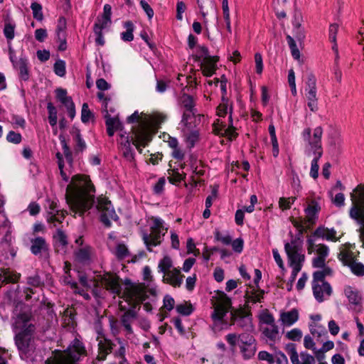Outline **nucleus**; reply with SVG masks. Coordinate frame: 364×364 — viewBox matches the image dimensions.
Segmentation results:
<instances>
[{"mask_svg": "<svg viewBox=\"0 0 364 364\" xmlns=\"http://www.w3.org/2000/svg\"><path fill=\"white\" fill-rule=\"evenodd\" d=\"M284 249L288 256L290 266L296 267V265L302 267L305 260V255L303 253L302 244L296 240H291L290 242L284 245Z\"/></svg>", "mask_w": 364, "mask_h": 364, "instance_id": "nucleus-14", "label": "nucleus"}, {"mask_svg": "<svg viewBox=\"0 0 364 364\" xmlns=\"http://www.w3.org/2000/svg\"><path fill=\"white\" fill-rule=\"evenodd\" d=\"M166 119V116L161 114L156 113L153 114L147 122H141L139 127L135 131V141L134 145L141 153V146L144 147L148 142L151 141V126H159Z\"/></svg>", "mask_w": 364, "mask_h": 364, "instance_id": "nucleus-5", "label": "nucleus"}, {"mask_svg": "<svg viewBox=\"0 0 364 364\" xmlns=\"http://www.w3.org/2000/svg\"><path fill=\"white\" fill-rule=\"evenodd\" d=\"M93 117L92 113L89 109L88 105L87 103H84L82 107L81 111V120L83 123L88 122L91 118Z\"/></svg>", "mask_w": 364, "mask_h": 364, "instance_id": "nucleus-53", "label": "nucleus"}, {"mask_svg": "<svg viewBox=\"0 0 364 364\" xmlns=\"http://www.w3.org/2000/svg\"><path fill=\"white\" fill-rule=\"evenodd\" d=\"M230 299L223 291L218 292L216 296V302L211 317L214 321L213 329L222 330L223 326H227L228 323H223L224 317L231 309Z\"/></svg>", "mask_w": 364, "mask_h": 364, "instance_id": "nucleus-8", "label": "nucleus"}, {"mask_svg": "<svg viewBox=\"0 0 364 364\" xmlns=\"http://www.w3.org/2000/svg\"><path fill=\"white\" fill-rule=\"evenodd\" d=\"M289 348V358L292 364H315V358L311 355L306 352H301L300 353L301 361H300L294 345L292 344Z\"/></svg>", "mask_w": 364, "mask_h": 364, "instance_id": "nucleus-19", "label": "nucleus"}, {"mask_svg": "<svg viewBox=\"0 0 364 364\" xmlns=\"http://www.w3.org/2000/svg\"><path fill=\"white\" fill-rule=\"evenodd\" d=\"M14 68L18 71L21 80L27 81L29 79L28 60L26 57H21L18 63H14Z\"/></svg>", "mask_w": 364, "mask_h": 364, "instance_id": "nucleus-22", "label": "nucleus"}, {"mask_svg": "<svg viewBox=\"0 0 364 364\" xmlns=\"http://www.w3.org/2000/svg\"><path fill=\"white\" fill-rule=\"evenodd\" d=\"M288 45L290 48L291 55L294 59L299 60L300 58V52L298 49L296 42L292 37L290 36H287Z\"/></svg>", "mask_w": 364, "mask_h": 364, "instance_id": "nucleus-47", "label": "nucleus"}, {"mask_svg": "<svg viewBox=\"0 0 364 364\" xmlns=\"http://www.w3.org/2000/svg\"><path fill=\"white\" fill-rule=\"evenodd\" d=\"M352 272L358 276L364 275V264L356 261H353L348 266Z\"/></svg>", "mask_w": 364, "mask_h": 364, "instance_id": "nucleus-51", "label": "nucleus"}, {"mask_svg": "<svg viewBox=\"0 0 364 364\" xmlns=\"http://www.w3.org/2000/svg\"><path fill=\"white\" fill-rule=\"evenodd\" d=\"M338 30V25L337 23H332L329 26L328 37L330 41L333 45L337 44L336 43V34Z\"/></svg>", "mask_w": 364, "mask_h": 364, "instance_id": "nucleus-60", "label": "nucleus"}, {"mask_svg": "<svg viewBox=\"0 0 364 364\" xmlns=\"http://www.w3.org/2000/svg\"><path fill=\"white\" fill-rule=\"evenodd\" d=\"M230 316L233 324L235 323L240 327L245 326L247 322L250 323L248 317L242 316L236 312L230 311Z\"/></svg>", "mask_w": 364, "mask_h": 364, "instance_id": "nucleus-42", "label": "nucleus"}, {"mask_svg": "<svg viewBox=\"0 0 364 364\" xmlns=\"http://www.w3.org/2000/svg\"><path fill=\"white\" fill-rule=\"evenodd\" d=\"M121 149L124 157L129 162H133L134 159V150L131 147V140L129 136L126 137V143L120 141Z\"/></svg>", "mask_w": 364, "mask_h": 364, "instance_id": "nucleus-30", "label": "nucleus"}, {"mask_svg": "<svg viewBox=\"0 0 364 364\" xmlns=\"http://www.w3.org/2000/svg\"><path fill=\"white\" fill-rule=\"evenodd\" d=\"M170 176L168 177V180L171 183H176L183 181L186 178V173H179L178 171L171 170V173H169Z\"/></svg>", "mask_w": 364, "mask_h": 364, "instance_id": "nucleus-52", "label": "nucleus"}, {"mask_svg": "<svg viewBox=\"0 0 364 364\" xmlns=\"http://www.w3.org/2000/svg\"><path fill=\"white\" fill-rule=\"evenodd\" d=\"M355 191L357 195L351 194L353 205L350 209L349 215L360 225V228H364V186H358Z\"/></svg>", "mask_w": 364, "mask_h": 364, "instance_id": "nucleus-10", "label": "nucleus"}, {"mask_svg": "<svg viewBox=\"0 0 364 364\" xmlns=\"http://www.w3.org/2000/svg\"><path fill=\"white\" fill-rule=\"evenodd\" d=\"M310 331L312 335L317 336L318 337H321L323 336L327 335V331L323 326H318L316 324H311L310 325Z\"/></svg>", "mask_w": 364, "mask_h": 364, "instance_id": "nucleus-56", "label": "nucleus"}, {"mask_svg": "<svg viewBox=\"0 0 364 364\" xmlns=\"http://www.w3.org/2000/svg\"><path fill=\"white\" fill-rule=\"evenodd\" d=\"M314 296L318 302H323L332 294V289L328 283L312 284Z\"/></svg>", "mask_w": 364, "mask_h": 364, "instance_id": "nucleus-18", "label": "nucleus"}, {"mask_svg": "<svg viewBox=\"0 0 364 364\" xmlns=\"http://www.w3.org/2000/svg\"><path fill=\"white\" fill-rule=\"evenodd\" d=\"M21 274L14 272L9 269H1L0 282L4 284L16 282L20 278Z\"/></svg>", "mask_w": 364, "mask_h": 364, "instance_id": "nucleus-26", "label": "nucleus"}, {"mask_svg": "<svg viewBox=\"0 0 364 364\" xmlns=\"http://www.w3.org/2000/svg\"><path fill=\"white\" fill-rule=\"evenodd\" d=\"M96 331L97 333V340L98 341L99 354L97 359L99 360H105L107 355L112 352L113 344L109 340L105 337L102 328L100 326H96Z\"/></svg>", "mask_w": 364, "mask_h": 364, "instance_id": "nucleus-16", "label": "nucleus"}, {"mask_svg": "<svg viewBox=\"0 0 364 364\" xmlns=\"http://www.w3.org/2000/svg\"><path fill=\"white\" fill-rule=\"evenodd\" d=\"M263 334L269 340L272 341H275L279 338V329L277 326L274 323L270 325L268 327H266L263 330Z\"/></svg>", "mask_w": 364, "mask_h": 364, "instance_id": "nucleus-34", "label": "nucleus"}, {"mask_svg": "<svg viewBox=\"0 0 364 364\" xmlns=\"http://www.w3.org/2000/svg\"><path fill=\"white\" fill-rule=\"evenodd\" d=\"M85 353L82 343L75 339L65 352L48 358L46 364H77L80 357Z\"/></svg>", "mask_w": 364, "mask_h": 364, "instance_id": "nucleus-6", "label": "nucleus"}, {"mask_svg": "<svg viewBox=\"0 0 364 364\" xmlns=\"http://www.w3.org/2000/svg\"><path fill=\"white\" fill-rule=\"evenodd\" d=\"M304 92L307 106L311 112H316L318 110L316 78L311 72L306 74Z\"/></svg>", "mask_w": 364, "mask_h": 364, "instance_id": "nucleus-13", "label": "nucleus"}, {"mask_svg": "<svg viewBox=\"0 0 364 364\" xmlns=\"http://www.w3.org/2000/svg\"><path fill=\"white\" fill-rule=\"evenodd\" d=\"M338 257L346 266H349V264L354 261L353 252L345 249L341 250Z\"/></svg>", "mask_w": 364, "mask_h": 364, "instance_id": "nucleus-37", "label": "nucleus"}, {"mask_svg": "<svg viewBox=\"0 0 364 364\" xmlns=\"http://www.w3.org/2000/svg\"><path fill=\"white\" fill-rule=\"evenodd\" d=\"M139 119H140V116H139V114L137 111L134 112L132 114H131L127 118V122L129 123H134V122H138L139 123L136 127H133L132 128V134H133L134 138H135V131H136V129H139V125L141 124V122H147V119L146 120H139ZM134 141H135V139L132 141L133 144H134Z\"/></svg>", "mask_w": 364, "mask_h": 364, "instance_id": "nucleus-49", "label": "nucleus"}, {"mask_svg": "<svg viewBox=\"0 0 364 364\" xmlns=\"http://www.w3.org/2000/svg\"><path fill=\"white\" fill-rule=\"evenodd\" d=\"M47 245L46 240L41 237H38L31 240V251L34 255L39 254L41 251L46 250Z\"/></svg>", "mask_w": 364, "mask_h": 364, "instance_id": "nucleus-32", "label": "nucleus"}, {"mask_svg": "<svg viewBox=\"0 0 364 364\" xmlns=\"http://www.w3.org/2000/svg\"><path fill=\"white\" fill-rule=\"evenodd\" d=\"M228 113H230L229 119L232 120L231 109L229 107L228 101L223 100V103L218 107V115L219 117H224Z\"/></svg>", "mask_w": 364, "mask_h": 364, "instance_id": "nucleus-44", "label": "nucleus"}, {"mask_svg": "<svg viewBox=\"0 0 364 364\" xmlns=\"http://www.w3.org/2000/svg\"><path fill=\"white\" fill-rule=\"evenodd\" d=\"M320 210L319 204L315 200H312L305 208L306 223L308 224V226L316 223Z\"/></svg>", "mask_w": 364, "mask_h": 364, "instance_id": "nucleus-20", "label": "nucleus"}, {"mask_svg": "<svg viewBox=\"0 0 364 364\" xmlns=\"http://www.w3.org/2000/svg\"><path fill=\"white\" fill-rule=\"evenodd\" d=\"M22 136L21 134L16 133L14 131H10L7 136L6 139L9 142L18 144L21 141Z\"/></svg>", "mask_w": 364, "mask_h": 364, "instance_id": "nucleus-63", "label": "nucleus"}, {"mask_svg": "<svg viewBox=\"0 0 364 364\" xmlns=\"http://www.w3.org/2000/svg\"><path fill=\"white\" fill-rule=\"evenodd\" d=\"M105 118L107 134L109 136H112L115 131L121 129L122 124L117 117H111L107 113Z\"/></svg>", "mask_w": 364, "mask_h": 364, "instance_id": "nucleus-27", "label": "nucleus"}, {"mask_svg": "<svg viewBox=\"0 0 364 364\" xmlns=\"http://www.w3.org/2000/svg\"><path fill=\"white\" fill-rule=\"evenodd\" d=\"M203 117L197 113V111L183 112L182 119L179 124L180 128L182 129H196V127Z\"/></svg>", "mask_w": 364, "mask_h": 364, "instance_id": "nucleus-17", "label": "nucleus"}, {"mask_svg": "<svg viewBox=\"0 0 364 364\" xmlns=\"http://www.w3.org/2000/svg\"><path fill=\"white\" fill-rule=\"evenodd\" d=\"M181 104L185 108L184 112L196 111V109L194 108L195 103L193 99L188 95L185 94L181 97Z\"/></svg>", "mask_w": 364, "mask_h": 364, "instance_id": "nucleus-41", "label": "nucleus"}, {"mask_svg": "<svg viewBox=\"0 0 364 364\" xmlns=\"http://www.w3.org/2000/svg\"><path fill=\"white\" fill-rule=\"evenodd\" d=\"M181 132L186 143L188 144V146L190 148L193 147L199 139L198 130L197 129H188L186 128L182 129Z\"/></svg>", "mask_w": 364, "mask_h": 364, "instance_id": "nucleus-24", "label": "nucleus"}, {"mask_svg": "<svg viewBox=\"0 0 364 364\" xmlns=\"http://www.w3.org/2000/svg\"><path fill=\"white\" fill-rule=\"evenodd\" d=\"M95 189L89 176L75 175L66 188L65 199L75 215L82 216L95 203Z\"/></svg>", "mask_w": 364, "mask_h": 364, "instance_id": "nucleus-2", "label": "nucleus"}, {"mask_svg": "<svg viewBox=\"0 0 364 364\" xmlns=\"http://www.w3.org/2000/svg\"><path fill=\"white\" fill-rule=\"evenodd\" d=\"M104 288L114 296H118L125 301L131 304H140L145 301L148 297L147 292L153 296L156 295V289H146L144 284H134L130 279H125V288L122 290L119 277L115 274H105L101 278Z\"/></svg>", "mask_w": 364, "mask_h": 364, "instance_id": "nucleus-3", "label": "nucleus"}, {"mask_svg": "<svg viewBox=\"0 0 364 364\" xmlns=\"http://www.w3.org/2000/svg\"><path fill=\"white\" fill-rule=\"evenodd\" d=\"M302 17L301 14H296L294 16L293 26L299 38H304V31L301 28Z\"/></svg>", "mask_w": 364, "mask_h": 364, "instance_id": "nucleus-48", "label": "nucleus"}, {"mask_svg": "<svg viewBox=\"0 0 364 364\" xmlns=\"http://www.w3.org/2000/svg\"><path fill=\"white\" fill-rule=\"evenodd\" d=\"M124 27L127 29L125 32L121 33V38L124 41L130 42L134 39V25L131 21H126Z\"/></svg>", "mask_w": 364, "mask_h": 364, "instance_id": "nucleus-35", "label": "nucleus"}, {"mask_svg": "<svg viewBox=\"0 0 364 364\" xmlns=\"http://www.w3.org/2000/svg\"><path fill=\"white\" fill-rule=\"evenodd\" d=\"M240 349V352L242 354V356L245 359L247 360L253 357L256 353V346L255 344H251L250 346H239Z\"/></svg>", "mask_w": 364, "mask_h": 364, "instance_id": "nucleus-40", "label": "nucleus"}, {"mask_svg": "<svg viewBox=\"0 0 364 364\" xmlns=\"http://www.w3.org/2000/svg\"><path fill=\"white\" fill-rule=\"evenodd\" d=\"M54 239L55 245L58 247L61 246L62 247H65L68 244L66 235L60 229L57 230L56 234L54 235Z\"/></svg>", "mask_w": 364, "mask_h": 364, "instance_id": "nucleus-46", "label": "nucleus"}, {"mask_svg": "<svg viewBox=\"0 0 364 364\" xmlns=\"http://www.w3.org/2000/svg\"><path fill=\"white\" fill-rule=\"evenodd\" d=\"M238 335L236 333H228L225 336V340L230 346V350L235 353L236 345L238 344Z\"/></svg>", "mask_w": 364, "mask_h": 364, "instance_id": "nucleus-54", "label": "nucleus"}, {"mask_svg": "<svg viewBox=\"0 0 364 364\" xmlns=\"http://www.w3.org/2000/svg\"><path fill=\"white\" fill-rule=\"evenodd\" d=\"M27 284L34 287H39L43 284V282L40 276L36 274L27 278Z\"/></svg>", "mask_w": 364, "mask_h": 364, "instance_id": "nucleus-61", "label": "nucleus"}, {"mask_svg": "<svg viewBox=\"0 0 364 364\" xmlns=\"http://www.w3.org/2000/svg\"><path fill=\"white\" fill-rule=\"evenodd\" d=\"M14 326L21 329L14 338L20 358L33 364L42 362L46 350L34 336L36 327L30 323V316L24 313L18 314L15 319Z\"/></svg>", "mask_w": 364, "mask_h": 364, "instance_id": "nucleus-1", "label": "nucleus"}, {"mask_svg": "<svg viewBox=\"0 0 364 364\" xmlns=\"http://www.w3.org/2000/svg\"><path fill=\"white\" fill-rule=\"evenodd\" d=\"M151 220H152V224L150 227V232H142L143 241L149 251H151L153 247H156L161 242L162 238L168 230V228L165 227L164 221L161 218L152 217Z\"/></svg>", "mask_w": 364, "mask_h": 364, "instance_id": "nucleus-9", "label": "nucleus"}, {"mask_svg": "<svg viewBox=\"0 0 364 364\" xmlns=\"http://www.w3.org/2000/svg\"><path fill=\"white\" fill-rule=\"evenodd\" d=\"M307 251L309 254H314L312 259L313 267H323L326 259L329 255V247L324 244H316L314 237H309L306 240Z\"/></svg>", "mask_w": 364, "mask_h": 364, "instance_id": "nucleus-11", "label": "nucleus"}, {"mask_svg": "<svg viewBox=\"0 0 364 364\" xmlns=\"http://www.w3.org/2000/svg\"><path fill=\"white\" fill-rule=\"evenodd\" d=\"M71 134L73 137V140L75 142V151L76 152H81L86 148L85 141L81 137L80 130L77 128H73Z\"/></svg>", "mask_w": 364, "mask_h": 364, "instance_id": "nucleus-31", "label": "nucleus"}, {"mask_svg": "<svg viewBox=\"0 0 364 364\" xmlns=\"http://www.w3.org/2000/svg\"><path fill=\"white\" fill-rule=\"evenodd\" d=\"M299 311L296 309H292L288 311H282L279 314V321L282 326L289 327L299 320Z\"/></svg>", "mask_w": 364, "mask_h": 364, "instance_id": "nucleus-21", "label": "nucleus"}, {"mask_svg": "<svg viewBox=\"0 0 364 364\" xmlns=\"http://www.w3.org/2000/svg\"><path fill=\"white\" fill-rule=\"evenodd\" d=\"M320 268L322 269L314 273L312 284L328 283L325 281V277L331 274V269L327 266Z\"/></svg>", "mask_w": 364, "mask_h": 364, "instance_id": "nucleus-29", "label": "nucleus"}, {"mask_svg": "<svg viewBox=\"0 0 364 364\" xmlns=\"http://www.w3.org/2000/svg\"><path fill=\"white\" fill-rule=\"evenodd\" d=\"M238 338L239 346H242V345L250 346L251 344H254L255 342V339L253 336L247 332L239 334Z\"/></svg>", "mask_w": 364, "mask_h": 364, "instance_id": "nucleus-39", "label": "nucleus"}, {"mask_svg": "<svg viewBox=\"0 0 364 364\" xmlns=\"http://www.w3.org/2000/svg\"><path fill=\"white\" fill-rule=\"evenodd\" d=\"M59 139H60V144L62 145V148H63L65 159H66L67 161L71 165L73 163V154H72L70 147L65 140V138L64 136L60 134L59 136Z\"/></svg>", "mask_w": 364, "mask_h": 364, "instance_id": "nucleus-38", "label": "nucleus"}, {"mask_svg": "<svg viewBox=\"0 0 364 364\" xmlns=\"http://www.w3.org/2000/svg\"><path fill=\"white\" fill-rule=\"evenodd\" d=\"M295 200L296 197L280 198L279 200V206L282 210H288Z\"/></svg>", "mask_w": 364, "mask_h": 364, "instance_id": "nucleus-50", "label": "nucleus"}, {"mask_svg": "<svg viewBox=\"0 0 364 364\" xmlns=\"http://www.w3.org/2000/svg\"><path fill=\"white\" fill-rule=\"evenodd\" d=\"M344 293L349 303L355 307L359 306L361 304V296L358 291L351 287L345 288Z\"/></svg>", "mask_w": 364, "mask_h": 364, "instance_id": "nucleus-25", "label": "nucleus"}, {"mask_svg": "<svg viewBox=\"0 0 364 364\" xmlns=\"http://www.w3.org/2000/svg\"><path fill=\"white\" fill-rule=\"evenodd\" d=\"M48 111V121L52 127H55L57 124V110L52 103L49 102L47 105Z\"/></svg>", "mask_w": 364, "mask_h": 364, "instance_id": "nucleus-45", "label": "nucleus"}, {"mask_svg": "<svg viewBox=\"0 0 364 364\" xmlns=\"http://www.w3.org/2000/svg\"><path fill=\"white\" fill-rule=\"evenodd\" d=\"M92 249L89 247H83L75 252V259L82 264H89L91 261Z\"/></svg>", "mask_w": 364, "mask_h": 364, "instance_id": "nucleus-23", "label": "nucleus"}, {"mask_svg": "<svg viewBox=\"0 0 364 364\" xmlns=\"http://www.w3.org/2000/svg\"><path fill=\"white\" fill-rule=\"evenodd\" d=\"M112 7L109 4H105L103 8V14L97 17L93 27V31L96 36L95 42L98 46L105 44L102 30L111 24Z\"/></svg>", "mask_w": 364, "mask_h": 364, "instance_id": "nucleus-12", "label": "nucleus"}, {"mask_svg": "<svg viewBox=\"0 0 364 364\" xmlns=\"http://www.w3.org/2000/svg\"><path fill=\"white\" fill-rule=\"evenodd\" d=\"M322 134L323 129L321 127H317L314 129L313 136H311L310 128L305 129L302 132V137L306 143L304 154L307 157L313 156L309 175L314 179H316L318 176L319 166L318 162L323 154L321 146Z\"/></svg>", "mask_w": 364, "mask_h": 364, "instance_id": "nucleus-4", "label": "nucleus"}, {"mask_svg": "<svg viewBox=\"0 0 364 364\" xmlns=\"http://www.w3.org/2000/svg\"><path fill=\"white\" fill-rule=\"evenodd\" d=\"M218 57H213L211 59L203 61L202 65L203 74L207 77H211L215 72Z\"/></svg>", "mask_w": 364, "mask_h": 364, "instance_id": "nucleus-28", "label": "nucleus"}, {"mask_svg": "<svg viewBox=\"0 0 364 364\" xmlns=\"http://www.w3.org/2000/svg\"><path fill=\"white\" fill-rule=\"evenodd\" d=\"M31 9L33 18L38 21H42L43 19L42 6L37 2H33L31 5Z\"/></svg>", "mask_w": 364, "mask_h": 364, "instance_id": "nucleus-43", "label": "nucleus"}, {"mask_svg": "<svg viewBox=\"0 0 364 364\" xmlns=\"http://www.w3.org/2000/svg\"><path fill=\"white\" fill-rule=\"evenodd\" d=\"M96 208L100 212L101 221L107 227L110 226L111 220H116L117 215L110 201L105 198L97 200Z\"/></svg>", "mask_w": 364, "mask_h": 364, "instance_id": "nucleus-15", "label": "nucleus"}, {"mask_svg": "<svg viewBox=\"0 0 364 364\" xmlns=\"http://www.w3.org/2000/svg\"><path fill=\"white\" fill-rule=\"evenodd\" d=\"M227 126V124L225 122H223L221 119H218L213 123L214 132L216 134L220 135Z\"/></svg>", "mask_w": 364, "mask_h": 364, "instance_id": "nucleus-64", "label": "nucleus"}, {"mask_svg": "<svg viewBox=\"0 0 364 364\" xmlns=\"http://www.w3.org/2000/svg\"><path fill=\"white\" fill-rule=\"evenodd\" d=\"M230 122V124L225 128L220 135L225 136L230 140H232L237 136V134L236 133L235 128L232 127V120Z\"/></svg>", "mask_w": 364, "mask_h": 364, "instance_id": "nucleus-55", "label": "nucleus"}, {"mask_svg": "<svg viewBox=\"0 0 364 364\" xmlns=\"http://www.w3.org/2000/svg\"><path fill=\"white\" fill-rule=\"evenodd\" d=\"M53 205V204L50 206V211L48 213L47 220L49 223L53 224V226H56V223H60L64 220V214L60 213L58 210H55L54 207H52Z\"/></svg>", "mask_w": 364, "mask_h": 364, "instance_id": "nucleus-33", "label": "nucleus"}, {"mask_svg": "<svg viewBox=\"0 0 364 364\" xmlns=\"http://www.w3.org/2000/svg\"><path fill=\"white\" fill-rule=\"evenodd\" d=\"M15 24L6 23L4 28V34L9 42L14 38Z\"/></svg>", "mask_w": 364, "mask_h": 364, "instance_id": "nucleus-58", "label": "nucleus"}, {"mask_svg": "<svg viewBox=\"0 0 364 364\" xmlns=\"http://www.w3.org/2000/svg\"><path fill=\"white\" fill-rule=\"evenodd\" d=\"M54 72L60 77H63L65 75V63L63 60H58L55 63Z\"/></svg>", "mask_w": 364, "mask_h": 364, "instance_id": "nucleus-57", "label": "nucleus"}, {"mask_svg": "<svg viewBox=\"0 0 364 364\" xmlns=\"http://www.w3.org/2000/svg\"><path fill=\"white\" fill-rule=\"evenodd\" d=\"M135 317V314L132 311H128L124 314L122 316V323L126 331L128 333H132V328L131 326V319Z\"/></svg>", "mask_w": 364, "mask_h": 364, "instance_id": "nucleus-36", "label": "nucleus"}, {"mask_svg": "<svg viewBox=\"0 0 364 364\" xmlns=\"http://www.w3.org/2000/svg\"><path fill=\"white\" fill-rule=\"evenodd\" d=\"M129 254L128 249L127 247L123 244H118L116 250H115V255L119 259H123L125 258Z\"/></svg>", "mask_w": 364, "mask_h": 364, "instance_id": "nucleus-62", "label": "nucleus"}, {"mask_svg": "<svg viewBox=\"0 0 364 364\" xmlns=\"http://www.w3.org/2000/svg\"><path fill=\"white\" fill-rule=\"evenodd\" d=\"M159 272L164 274L163 282L173 287L178 288L181 286L184 276L181 274L180 269L173 267V262L170 257L164 256L158 264Z\"/></svg>", "mask_w": 364, "mask_h": 364, "instance_id": "nucleus-7", "label": "nucleus"}, {"mask_svg": "<svg viewBox=\"0 0 364 364\" xmlns=\"http://www.w3.org/2000/svg\"><path fill=\"white\" fill-rule=\"evenodd\" d=\"M302 331L299 328H294L286 333V337L294 341H299L302 337Z\"/></svg>", "mask_w": 364, "mask_h": 364, "instance_id": "nucleus-59", "label": "nucleus"}]
</instances>
